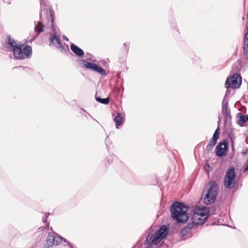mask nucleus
<instances>
[{
	"label": "nucleus",
	"mask_w": 248,
	"mask_h": 248,
	"mask_svg": "<svg viewBox=\"0 0 248 248\" xmlns=\"http://www.w3.org/2000/svg\"><path fill=\"white\" fill-rule=\"evenodd\" d=\"M169 228L165 225H161L158 230L156 232V233L160 236L161 239L165 238L169 233Z\"/></svg>",
	"instance_id": "14"
},
{
	"label": "nucleus",
	"mask_w": 248,
	"mask_h": 248,
	"mask_svg": "<svg viewBox=\"0 0 248 248\" xmlns=\"http://www.w3.org/2000/svg\"><path fill=\"white\" fill-rule=\"evenodd\" d=\"M70 48L72 51L77 56L83 57L84 52V51L74 44H71Z\"/></svg>",
	"instance_id": "15"
},
{
	"label": "nucleus",
	"mask_w": 248,
	"mask_h": 248,
	"mask_svg": "<svg viewBox=\"0 0 248 248\" xmlns=\"http://www.w3.org/2000/svg\"><path fill=\"white\" fill-rule=\"evenodd\" d=\"M220 121V120L219 119V121H218V124H219V123Z\"/></svg>",
	"instance_id": "35"
},
{
	"label": "nucleus",
	"mask_w": 248,
	"mask_h": 248,
	"mask_svg": "<svg viewBox=\"0 0 248 248\" xmlns=\"http://www.w3.org/2000/svg\"><path fill=\"white\" fill-rule=\"evenodd\" d=\"M189 208L188 205L182 202H175L170 207L172 218L178 223H186L189 218L187 213Z\"/></svg>",
	"instance_id": "2"
},
{
	"label": "nucleus",
	"mask_w": 248,
	"mask_h": 248,
	"mask_svg": "<svg viewBox=\"0 0 248 248\" xmlns=\"http://www.w3.org/2000/svg\"><path fill=\"white\" fill-rule=\"evenodd\" d=\"M237 116L239 118L237 124L241 126H243L244 124L248 121V115H243L241 113H238Z\"/></svg>",
	"instance_id": "18"
},
{
	"label": "nucleus",
	"mask_w": 248,
	"mask_h": 248,
	"mask_svg": "<svg viewBox=\"0 0 248 248\" xmlns=\"http://www.w3.org/2000/svg\"><path fill=\"white\" fill-rule=\"evenodd\" d=\"M80 62L83 64V67L84 68L94 72L101 75L103 78L105 77L107 75L105 69L95 63L89 62L85 60H81Z\"/></svg>",
	"instance_id": "6"
},
{
	"label": "nucleus",
	"mask_w": 248,
	"mask_h": 248,
	"mask_svg": "<svg viewBox=\"0 0 248 248\" xmlns=\"http://www.w3.org/2000/svg\"><path fill=\"white\" fill-rule=\"evenodd\" d=\"M63 38L64 40H66V41H68V40H69L68 38L66 36H64H64H63Z\"/></svg>",
	"instance_id": "31"
},
{
	"label": "nucleus",
	"mask_w": 248,
	"mask_h": 248,
	"mask_svg": "<svg viewBox=\"0 0 248 248\" xmlns=\"http://www.w3.org/2000/svg\"><path fill=\"white\" fill-rule=\"evenodd\" d=\"M222 113L223 115L224 122L226 124H230L232 119L231 110L228 106V100L226 96L223 98L222 102Z\"/></svg>",
	"instance_id": "10"
},
{
	"label": "nucleus",
	"mask_w": 248,
	"mask_h": 248,
	"mask_svg": "<svg viewBox=\"0 0 248 248\" xmlns=\"http://www.w3.org/2000/svg\"><path fill=\"white\" fill-rule=\"evenodd\" d=\"M124 47V48L125 49V51L126 53L128 52V45L126 43H124L123 45Z\"/></svg>",
	"instance_id": "26"
},
{
	"label": "nucleus",
	"mask_w": 248,
	"mask_h": 248,
	"mask_svg": "<svg viewBox=\"0 0 248 248\" xmlns=\"http://www.w3.org/2000/svg\"><path fill=\"white\" fill-rule=\"evenodd\" d=\"M236 177L235 168L233 166L230 167L224 178V185L225 188L231 189L234 187L236 182Z\"/></svg>",
	"instance_id": "5"
},
{
	"label": "nucleus",
	"mask_w": 248,
	"mask_h": 248,
	"mask_svg": "<svg viewBox=\"0 0 248 248\" xmlns=\"http://www.w3.org/2000/svg\"><path fill=\"white\" fill-rule=\"evenodd\" d=\"M213 147L211 144H208L206 147V151L209 152L213 149Z\"/></svg>",
	"instance_id": "23"
},
{
	"label": "nucleus",
	"mask_w": 248,
	"mask_h": 248,
	"mask_svg": "<svg viewBox=\"0 0 248 248\" xmlns=\"http://www.w3.org/2000/svg\"><path fill=\"white\" fill-rule=\"evenodd\" d=\"M41 9L40 11V20L37 23H35L34 31L36 34L34 36L31 40L33 41L39 35L40 33L43 32L44 30V24H46L48 26H51L54 34H51L49 37L50 45H53L56 47V46L60 45L61 46V42L58 36L56 35V31L54 27V22L55 20V16L53 11L50 6L47 4H44L43 0H40Z\"/></svg>",
	"instance_id": "1"
},
{
	"label": "nucleus",
	"mask_w": 248,
	"mask_h": 248,
	"mask_svg": "<svg viewBox=\"0 0 248 248\" xmlns=\"http://www.w3.org/2000/svg\"><path fill=\"white\" fill-rule=\"evenodd\" d=\"M243 49L244 55L248 56V41H244Z\"/></svg>",
	"instance_id": "21"
},
{
	"label": "nucleus",
	"mask_w": 248,
	"mask_h": 248,
	"mask_svg": "<svg viewBox=\"0 0 248 248\" xmlns=\"http://www.w3.org/2000/svg\"><path fill=\"white\" fill-rule=\"evenodd\" d=\"M93 120L95 121H96V122L98 123V121H96V120H95L94 119H93Z\"/></svg>",
	"instance_id": "34"
},
{
	"label": "nucleus",
	"mask_w": 248,
	"mask_h": 248,
	"mask_svg": "<svg viewBox=\"0 0 248 248\" xmlns=\"http://www.w3.org/2000/svg\"><path fill=\"white\" fill-rule=\"evenodd\" d=\"M82 110H83L84 111L86 112V113L89 115V116L91 118H93L92 116H91L89 113H87V112H86V111L85 109H82Z\"/></svg>",
	"instance_id": "32"
},
{
	"label": "nucleus",
	"mask_w": 248,
	"mask_h": 248,
	"mask_svg": "<svg viewBox=\"0 0 248 248\" xmlns=\"http://www.w3.org/2000/svg\"><path fill=\"white\" fill-rule=\"evenodd\" d=\"M12 51L16 59L23 60L30 58L32 53V48L28 45L24 47L23 45H19L18 46L13 48Z\"/></svg>",
	"instance_id": "4"
},
{
	"label": "nucleus",
	"mask_w": 248,
	"mask_h": 248,
	"mask_svg": "<svg viewBox=\"0 0 248 248\" xmlns=\"http://www.w3.org/2000/svg\"><path fill=\"white\" fill-rule=\"evenodd\" d=\"M244 41H248V31L245 34Z\"/></svg>",
	"instance_id": "27"
},
{
	"label": "nucleus",
	"mask_w": 248,
	"mask_h": 248,
	"mask_svg": "<svg viewBox=\"0 0 248 248\" xmlns=\"http://www.w3.org/2000/svg\"><path fill=\"white\" fill-rule=\"evenodd\" d=\"M228 142L224 140L220 142L216 147V155L218 157H222L225 155L228 150Z\"/></svg>",
	"instance_id": "11"
},
{
	"label": "nucleus",
	"mask_w": 248,
	"mask_h": 248,
	"mask_svg": "<svg viewBox=\"0 0 248 248\" xmlns=\"http://www.w3.org/2000/svg\"><path fill=\"white\" fill-rule=\"evenodd\" d=\"M95 100L97 102L104 104V105H108L109 103V97H108L107 98H102L100 96H97L95 95Z\"/></svg>",
	"instance_id": "19"
},
{
	"label": "nucleus",
	"mask_w": 248,
	"mask_h": 248,
	"mask_svg": "<svg viewBox=\"0 0 248 248\" xmlns=\"http://www.w3.org/2000/svg\"><path fill=\"white\" fill-rule=\"evenodd\" d=\"M116 128H118L119 126L121 125L124 122V117L121 113H118L117 116L113 119Z\"/></svg>",
	"instance_id": "17"
},
{
	"label": "nucleus",
	"mask_w": 248,
	"mask_h": 248,
	"mask_svg": "<svg viewBox=\"0 0 248 248\" xmlns=\"http://www.w3.org/2000/svg\"><path fill=\"white\" fill-rule=\"evenodd\" d=\"M7 44L9 45L11 47L13 48H16V46H18V44H16L15 41L11 38L10 36H8V43Z\"/></svg>",
	"instance_id": "20"
},
{
	"label": "nucleus",
	"mask_w": 248,
	"mask_h": 248,
	"mask_svg": "<svg viewBox=\"0 0 248 248\" xmlns=\"http://www.w3.org/2000/svg\"><path fill=\"white\" fill-rule=\"evenodd\" d=\"M112 159H109H109H108V164L109 165V164H111V163H112Z\"/></svg>",
	"instance_id": "28"
},
{
	"label": "nucleus",
	"mask_w": 248,
	"mask_h": 248,
	"mask_svg": "<svg viewBox=\"0 0 248 248\" xmlns=\"http://www.w3.org/2000/svg\"><path fill=\"white\" fill-rule=\"evenodd\" d=\"M199 213L195 215L194 217H196L199 220L197 222V225H200L204 224L207 220L208 214H209V209L206 206H199L198 207Z\"/></svg>",
	"instance_id": "8"
},
{
	"label": "nucleus",
	"mask_w": 248,
	"mask_h": 248,
	"mask_svg": "<svg viewBox=\"0 0 248 248\" xmlns=\"http://www.w3.org/2000/svg\"><path fill=\"white\" fill-rule=\"evenodd\" d=\"M49 215V213H45V218L43 220V222L44 223H45L46 224V227H48L49 224V222H47V220H46V219L48 217Z\"/></svg>",
	"instance_id": "22"
},
{
	"label": "nucleus",
	"mask_w": 248,
	"mask_h": 248,
	"mask_svg": "<svg viewBox=\"0 0 248 248\" xmlns=\"http://www.w3.org/2000/svg\"><path fill=\"white\" fill-rule=\"evenodd\" d=\"M248 151V149H247L246 151H243V152H242V154L243 155H245L247 153Z\"/></svg>",
	"instance_id": "30"
},
{
	"label": "nucleus",
	"mask_w": 248,
	"mask_h": 248,
	"mask_svg": "<svg viewBox=\"0 0 248 248\" xmlns=\"http://www.w3.org/2000/svg\"><path fill=\"white\" fill-rule=\"evenodd\" d=\"M242 78L239 74L235 73L228 77L225 82V87L228 89L230 87L238 88L241 86Z\"/></svg>",
	"instance_id": "9"
},
{
	"label": "nucleus",
	"mask_w": 248,
	"mask_h": 248,
	"mask_svg": "<svg viewBox=\"0 0 248 248\" xmlns=\"http://www.w3.org/2000/svg\"><path fill=\"white\" fill-rule=\"evenodd\" d=\"M247 16H248V15H247Z\"/></svg>",
	"instance_id": "36"
},
{
	"label": "nucleus",
	"mask_w": 248,
	"mask_h": 248,
	"mask_svg": "<svg viewBox=\"0 0 248 248\" xmlns=\"http://www.w3.org/2000/svg\"><path fill=\"white\" fill-rule=\"evenodd\" d=\"M56 48L61 49V50L62 52H66L65 48L62 46V44H61V46H60V45L56 46Z\"/></svg>",
	"instance_id": "24"
},
{
	"label": "nucleus",
	"mask_w": 248,
	"mask_h": 248,
	"mask_svg": "<svg viewBox=\"0 0 248 248\" xmlns=\"http://www.w3.org/2000/svg\"><path fill=\"white\" fill-rule=\"evenodd\" d=\"M218 186L215 181L209 182L204 189L202 195L203 202L206 205L213 203L217 199L218 194Z\"/></svg>",
	"instance_id": "3"
},
{
	"label": "nucleus",
	"mask_w": 248,
	"mask_h": 248,
	"mask_svg": "<svg viewBox=\"0 0 248 248\" xmlns=\"http://www.w3.org/2000/svg\"><path fill=\"white\" fill-rule=\"evenodd\" d=\"M231 147H232V149L233 150H234V145H233V143H232H232Z\"/></svg>",
	"instance_id": "33"
},
{
	"label": "nucleus",
	"mask_w": 248,
	"mask_h": 248,
	"mask_svg": "<svg viewBox=\"0 0 248 248\" xmlns=\"http://www.w3.org/2000/svg\"><path fill=\"white\" fill-rule=\"evenodd\" d=\"M34 236L36 237L38 236V229L37 230V231L34 233Z\"/></svg>",
	"instance_id": "29"
},
{
	"label": "nucleus",
	"mask_w": 248,
	"mask_h": 248,
	"mask_svg": "<svg viewBox=\"0 0 248 248\" xmlns=\"http://www.w3.org/2000/svg\"><path fill=\"white\" fill-rule=\"evenodd\" d=\"M162 239H161L160 236L155 232V234L151 235L148 234L145 241V243L147 245H156L159 244Z\"/></svg>",
	"instance_id": "12"
},
{
	"label": "nucleus",
	"mask_w": 248,
	"mask_h": 248,
	"mask_svg": "<svg viewBox=\"0 0 248 248\" xmlns=\"http://www.w3.org/2000/svg\"><path fill=\"white\" fill-rule=\"evenodd\" d=\"M197 222L193 221L191 223H188L187 226L182 229L180 232V235L181 237H184L195 226H197Z\"/></svg>",
	"instance_id": "13"
},
{
	"label": "nucleus",
	"mask_w": 248,
	"mask_h": 248,
	"mask_svg": "<svg viewBox=\"0 0 248 248\" xmlns=\"http://www.w3.org/2000/svg\"><path fill=\"white\" fill-rule=\"evenodd\" d=\"M220 134V128L219 125H218L217 128L216 129L213 136L211 139V140L208 143V144H211L213 147L216 145L217 142V140L219 139Z\"/></svg>",
	"instance_id": "16"
},
{
	"label": "nucleus",
	"mask_w": 248,
	"mask_h": 248,
	"mask_svg": "<svg viewBox=\"0 0 248 248\" xmlns=\"http://www.w3.org/2000/svg\"><path fill=\"white\" fill-rule=\"evenodd\" d=\"M62 237L53 231L48 232L45 248H51L54 246H57L62 242Z\"/></svg>",
	"instance_id": "7"
},
{
	"label": "nucleus",
	"mask_w": 248,
	"mask_h": 248,
	"mask_svg": "<svg viewBox=\"0 0 248 248\" xmlns=\"http://www.w3.org/2000/svg\"><path fill=\"white\" fill-rule=\"evenodd\" d=\"M62 241H63V242H66V243H67V245H68V246H69V247H72V244H71L70 242H68L66 239H65V238H63V237H62Z\"/></svg>",
	"instance_id": "25"
}]
</instances>
